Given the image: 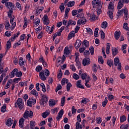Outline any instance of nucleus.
Listing matches in <instances>:
<instances>
[{"label": "nucleus", "mask_w": 129, "mask_h": 129, "mask_svg": "<svg viewBox=\"0 0 129 129\" xmlns=\"http://www.w3.org/2000/svg\"><path fill=\"white\" fill-rule=\"evenodd\" d=\"M49 106L50 107H53L57 104V102L55 101V100L50 99L48 101Z\"/></svg>", "instance_id": "nucleus-12"}, {"label": "nucleus", "mask_w": 129, "mask_h": 129, "mask_svg": "<svg viewBox=\"0 0 129 129\" xmlns=\"http://www.w3.org/2000/svg\"><path fill=\"white\" fill-rule=\"evenodd\" d=\"M76 129H82V125H80V122H77L76 123Z\"/></svg>", "instance_id": "nucleus-39"}, {"label": "nucleus", "mask_w": 129, "mask_h": 129, "mask_svg": "<svg viewBox=\"0 0 129 129\" xmlns=\"http://www.w3.org/2000/svg\"><path fill=\"white\" fill-rule=\"evenodd\" d=\"M63 114H64V110H63V109L60 110L58 113L57 116L56 118L57 120H59L60 118H61V117L63 116Z\"/></svg>", "instance_id": "nucleus-15"}, {"label": "nucleus", "mask_w": 129, "mask_h": 129, "mask_svg": "<svg viewBox=\"0 0 129 129\" xmlns=\"http://www.w3.org/2000/svg\"><path fill=\"white\" fill-rule=\"evenodd\" d=\"M24 25L23 27V29H25L27 27H28V20H27V18H24Z\"/></svg>", "instance_id": "nucleus-38"}, {"label": "nucleus", "mask_w": 129, "mask_h": 129, "mask_svg": "<svg viewBox=\"0 0 129 129\" xmlns=\"http://www.w3.org/2000/svg\"><path fill=\"white\" fill-rule=\"evenodd\" d=\"M19 36H20V31H18L17 33L14 34V36L11 39L12 42H14V41L16 40V38H18Z\"/></svg>", "instance_id": "nucleus-22"}, {"label": "nucleus", "mask_w": 129, "mask_h": 129, "mask_svg": "<svg viewBox=\"0 0 129 129\" xmlns=\"http://www.w3.org/2000/svg\"><path fill=\"white\" fill-rule=\"evenodd\" d=\"M73 78L75 79V80H78V79H79V76L77 75V74L75 73L73 74Z\"/></svg>", "instance_id": "nucleus-53"}, {"label": "nucleus", "mask_w": 129, "mask_h": 129, "mask_svg": "<svg viewBox=\"0 0 129 129\" xmlns=\"http://www.w3.org/2000/svg\"><path fill=\"white\" fill-rule=\"evenodd\" d=\"M43 24L45 26H48L49 24H50V20L48 19V16L47 15H45L43 18Z\"/></svg>", "instance_id": "nucleus-8"}, {"label": "nucleus", "mask_w": 129, "mask_h": 129, "mask_svg": "<svg viewBox=\"0 0 129 129\" xmlns=\"http://www.w3.org/2000/svg\"><path fill=\"white\" fill-rule=\"evenodd\" d=\"M40 87H41L43 92H46V87L45 86V84L41 83Z\"/></svg>", "instance_id": "nucleus-47"}, {"label": "nucleus", "mask_w": 129, "mask_h": 129, "mask_svg": "<svg viewBox=\"0 0 129 129\" xmlns=\"http://www.w3.org/2000/svg\"><path fill=\"white\" fill-rule=\"evenodd\" d=\"M5 29L7 30H11V25L10 24V22H6V24L5 25Z\"/></svg>", "instance_id": "nucleus-43"}, {"label": "nucleus", "mask_w": 129, "mask_h": 129, "mask_svg": "<svg viewBox=\"0 0 129 129\" xmlns=\"http://www.w3.org/2000/svg\"><path fill=\"white\" fill-rule=\"evenodd\" d=\"M13 123H14V120H13L12 118L8 119L6 121V124L8 126H11Z\"/></svg>", "instance_id": "nucleus-23"}, {"label": "nucleus", "mask_w": 129, "mask_h": 129, "mask_svg": "<svg viewBox=\"0 0 129 129\" xmlns=\"http://www.w3.org/2000/svg\"><path fill=\"white\" fill-rule=\"evenodd\" d=\"M33 111L31 110H26L23 114V117L26 119L33 117Z\"/></svg>", "instance_id": "nucleus-5"}, {"label": "nucleus", "mask_w": 129, "mask_h": 129, "mask_svg": "<svg viewBox=\"0 0 129 129\" xmlns=\"http://www.w3.org/2000/svg\"><path fill=\"white\" fill-rule=\"evenodd\" d=\"M109 50H110V44L107 43L106 45V53L108 55L109 54Z\"/></svg>", "instance_id": "nucleus-35"}, {"label": "nucleus", "mask_w": 129, "mask_h": 129, "mask_svg": "<svg viewBox=\"0 0 129 129\" xmlns=\"http://www.w3.org/2000/svg\"><path fill=\"white\" fill-rule=\"evenodd\" d=\"M48 100H49V98L48 97V96L46 95H43L42 96V99L40 101V104L41 105H45V103H47V102H48Z\"/></svg>", "instance_id": "nucleus-6"}, {"label": "nucleus", "mask_w": 129, "mask_h": 129, "mask_svg": "<svg viewBox=\"0 0 129 129\" xmlns=\"http://www.w3.org/2000/svg\"><path fill=\"white\" fill-rule=\"evenodd\" d=\"M27 104L28 106H32V104H33V103H32L31 99H29L27 100Z\"/></svg>", "instance_id": "nucleus-64"}, {"label": "nucleus", "mask_w": 129, "mask_h": 129, "mask_svg": "<svg viewBox=\"0 0 129 129\" xmlns=\"http://www.w3.org/2000/svg\"><path fill=\"white\" fill-rule=\"evenodd\" d=\"M112 52L113 56H116L117 54L118 53V49H117L116 48H112Z\"/></svg>", "instance_id": "nucleus-26"}, {"label": "nucleus", "mask_w": 129, "mask_h": 129, "mask_svg": "<svg viewBox=\"0 0 129 129\" xmlns=\"http://www.w3.org/2000/svg\"><path fill=\"white\" fill-rule=\"evenodd\" d=\"M60 89H62V86H61V84H58L55 89V92H58V90H60Z\"/></svg>", "instance_id": "nucleus-52"}, {"label": "nucleus", "mask_w": 129, "mask_h": 129, "mask_svg": "<svg viewBox=\"0 0 129 129\" xmlns=\"http://www.w3.org/2000/svg\"><path fill=\"white\" fill-rule=\"evenodd\" d=\"M49 114H50V112H49V111H46L45 112L42 113V117H43V118H46V117H47V116H48Z\"/></svg>", "instance_id": "nucleus-37"}, {"label": "nucleus", "mask_w": 129, "mask_h": 129, "mask_svg": "<svg viewBox=\"0 0 129 129\" xmlns=\"http://www.w3.org/2000/svg\"><path fill=\"white\" fill-rule=\"evenodd\" d=\"M120 63L119 62V59L117 57H115L114 59V64L115 66H117V64Z\"/></svg>", "instance_id": "nucleus-42"}, {"label": "nucleus", "mask_w": 129, "mask_h": 129, "mask_svg": "<svg viewBox=\"0 0 129 129\" xmlns=\"http://www.w3.org/2000/svg\"><path fill=\"white\" fill-rule=\"evenodd\" d=\"M81 78L83 80H85L87 78H88V76H87V74L83 73L81 75Z\"/></svg>", "instance_id": "nucleus-32"}, {"label": "nucleus", "mask_w": 129, "mask_h": 129, "mask_svg": "<svg viewBox=\"0 0 129 129\" xmlns=\"http://www.w3.org/2000/svg\"><path fill=\"white\" fill-rule=\"evenodd\" d=\"M25 121V119L24 118H21L19 120V126L20 127H24V122Z\"/></svg>", "instance_id": "nucleus-21"}, {"label": "nucleus", "mask_w": 129, "mask_h": 129, "mask_svg": "<svg viewBox=\"0 0 129 129\" xmlns=\"http://www.w3.org/2000/svg\"><path fill=\"white\" fill-rule=\"evenodd\" d=\"M10 20V24H13L14 22H15V20H16V18H15V16H12L11 17H9Z\"/></svg>", "instance_id": "nucleus-62"}, {"label": "nucleus", "mask_w": 129, "mask_h": 129, "mask_svg": "<svg viewBox=\"0 0 129 129\" xmlns=\"http://www.w3.org/2000/svg\"><path fill=\"white\" fill-rule=\"evenodd\" d=\"M101 28L102 29H106L107 28V22L106 21H104L101 24Z\"/></svg>", "instance_id": "nucleus-40"}, {"label": "nucleus", "mask_w": 129, "mask_h": 129, "mask_svg": "<svg viewBox=\"0 0 129 129\" xmlns=\"http://www.w3.org/2000/svg\"><path fill=\"white\" fill-rule=\"evenodd\" d=\"M123 13L124 14V16L125 20H128V10L126 7L123 8Z\"/></svg>", "instance_id": "nucleus-9"}, {"label": "nucleus", "mask_w": 129, "mask_h": 129, "mask_svg": "<svg viewBox=\"0 0 129 129\" xmlns=\"http://www.w3.org/2000/svg\"><path fill=\"white\" fill-rule=\"evenodd\" d=\"M5 35L6 37H11L12 36V32L11 31H6L5 32Z\"/></svg>", "instance_id": "nucleus-61"}, {"label": "nucleus", "mask_w": 129, "mask_h": 129, "mask_svg": "<svg viewBox=\"0 0 129 129\" xmlns=\"http://www.w3.org/2000/svg\"><path fill=\"white\" fill-rule=\"evenodd\" d=\"M22 45V43L21 42V40H19L17 42L15 43L13 45V48L16 49L17 47H19V46H21Z\"/></svg>", "instance_id": "nucleus-33"}, {"label": "nucleus", "mask_w": 129, "mask_h": 129, "mask_svg": "<svg viewBox=\"0 0 129 129\" xmlns=\"http://www.w3.org/2000/svg\"><path fill=\"white\" fill-rule=\"evenodd\" d=\"M122 8H123V3L121 2V0H119L118 3L117 9L118 10H120Z\"/></svg>", "instance_id": "nucleus-29"}, {"label": "nucleus", "mask_w": 129, "mask_h": 129, "mask_svg": "<svg viewBox=\"0 0 129 129\" xmlns=\"http://www.w3.org/2000/svg\"><path fill=\"white\" fill-rule=\"evenodd\" d=\"M42 11H44V7H40V9H37L36 10L35 15H36V16H39V15H40V14L42 13Z\"/></svg>", "instance_id": "nucleus-16"}, {"label": "nucleus", "mask_w": 129, "mask_h": 129, "mask_svg": "<svg viewBox=\"0 0 129 129\" xmlns=\"http://www.w3.org/2000/svg\"><path fill=\"white\" fill-rule=\"evenodd\" d=\"M70 25H71V26H75V25H76V21H75V20H70L68 22L67 28H69Z\"/></svg>", "instance_id": "nucleus-17"}, {"label": "nucleus", "mask_w": 129, "mask_h": 129, "mask_svg": "<svg viewBox=\"0 0 129 129\" xmlns=\"http://www.w3.org/2000/svg\"><path fill=\"white\" fill-rule=\"evenodd\" d=\"M92 4L94 9H101L102 8V4L99 0H93L92 1Z\"/></svg>", "instance_id": "nucleus-4"}, {"label": "nucleus", "mask_w": 129, "mask_h": 129, "mask_svg": "<svg viewBox=\"0 0 129 129\" xmlns=\"http://www.w3.org/2000/svg\"><path fill=\"white\" fill-rule=\"evenodd\" d=\"M6 8H8L9 10H13L15 7V4L11 2H7L5 4Z\"/></svg>", "instance_id": "nucleus-11"}, {"label": "nucleus", "mask_w": 129, "mask_h": 129, "mask_svg": "<svg viewBox=\"0 0 129 129\" xmlns=\"http://www.w3.org/2000/svg\"><path fill=\"white\" fill-rule=\"evenodd\" d=\"M19 64L20 67H25V61H24L23 57L19 58Z\"/></svg>", "instance_id": "nucleus-18"}, {"label": "nucleus", "mask_w": 129, "mask_h": 129, "mask_svg": "<svg viewBox=\"0 0 129 129\" xmlns=\"http://www.w3.org/2000/svg\"><path fill=\"white\" fill-rule=\"evenodd\" d=\"M75 5V2L74 1H70L67 4V7L68 8H72V7H74V5Z\"/></svg>", "instance_id": "nucleus-25"}, {"label": "nucleus", "mask_w": 129, "mask_h": 129, "mask_svg": "<svg viewBox=\"0 0 129 129\" xmlns=\"http://www.w3.org/2000/svg\"><path fill=\"white\" fill-rule=\"evenodd\" d=\"M85 23H86V19L85 17H84L78 20L77 25L81 26V25H85Z\"/></svg>", "instance_id": "nucleus-7"}, {"label": "nucleus", "mask_w": 129, "mask_h": 129, "mask_svg": "<svg viewBox=\"0 0 129 129\" xmlns=\"http://www.w3.org/2000/svg\"><path fill=\"white\" fill-rule=\"evenodd\" d=\"M123 13V9L119 10L117 13V17H120V16H121Z\"/></svg>", "instance_id": "nucleus-56"}, {"label": "nucleus", "mask_w": 129, "mask_h": 129, "mask_svg": "<svg viewBox=\"0 0 129 129\" xmlns=\"http://www.w3.org/2000/svg\"><path fill=\"white\" fill-rule=\"evenodd\" d=\"M113 63V62L111 60H107V64L109 66V67H111L112 64Z\"/></svg>", "instance_id": "nucleus-60"}, {"label": "nucleus", "mask_w": 129, "mask_h": 129, "mask_svg": "<svg viewBox=\"0 0 129 129\" xmlns=\"http://www.w3.org/2000/svg\"><path fill=\"white\" fill-rule=\"evenodd\" d=\"M11 24L12 26L10 27V30H11V31H13V30H14L15 28H16V26H17V23H16V22H14L12 23Z\"/></svg>", "instance_id": "nucleus-48"}, {"label": "nucleus", "mask_w": 129, "mask_h": 129, "mask_svg": "<svg viewBox=\"0 0 129 129\" xmlns=\"http://www.w3.org/2000/svg\"><path fill=\"white\" fill-rule=\"evenodd\" d=\"M62 71L60 70L59 73L57 74V78L59 79V80H61L62 78Z\"/></svg>", "instance_id": "nucleus-44"}, {"label": "nucleus", "mask_w": 129, "mask_h": 129, "mask_svg": "<svg viewBox=\"0 0 129 129\" xmlns=\"http://www.w3.org/2000/svg\"><path fill=\"white\" fill-rule=\"evenodd\" d=\"M98 62L100 64H103V59L102 58V56H100L98 58Z\"/></svg>", "instance_id": "nucleus-63"}, {"label": "nucleus", "mask_w": 129, "mask_h": 129, "mask_svg": "<svg viewBox=\"0 0 129 129\" xmlns=\"http://www.w3.org/2000/svg\"><path fill=\"white\" fill-rule=\"evenodd\" d=\"M71 87H72V84H71L70 83H68L67 85V91H70V88H71Z\"/></svg>", "instance_id": "nucleus-51"}, {"label": "nucleus", "mask_w": 129, "mask_h": 129, "mask_svg": "<svg viewBox=\"0 0 129 129\" xmlns=\"http://www.w3.org/2000/svg\"><path fill=\"white\" fill-rule=\"evenodd\" d=\"M75 32L74 31H73L72 32H70L68 35V40H71L72 38H74V37H75Z\"/></svg>", "instance_id": "nucleus-24"}, {"label": "nucleus", "mask_w": 129, "mask_h": 129, "mask_svg": "<svg viewBox=\"0 0 129 129\" xmlns=\"http://www.w3.org/2000/svg\"><path fill=\"white\" fill-rule=\"evenodd\" d=\"M108 15H109V17L110 18V19H113V13L111 11H109L108 12Z\"/></svg>", "instance_id": "nucleus-58"}, {"label": "nucleus", "mask_w": 129, "mask_h": 129, "mask_svg": "<svg viewBox=\"0 0 129 129\" xmlns=\"http://www.w3.org/2000/svg\"><path fill=\"white\" fill-rule=\"evenodd\" d=\"M126 120V116L122 115L120 117V122H124Z\"/></svg>", "instance_id": "nucleus-28"}, {"label": "nucleus", "mask_w": 129, "mask_h": 129, "mask_svg": "<svg viewBox=\"0 0 129 129\" xmlns=\"http://www.w3.org/2000/svg\"><path fill=\"white\" fill-rule=\"evenodd\" d=\"M71 55V51L70 50L69 47L68 46L66 47L63 51V55H62V61H65L66 60V57H69Z\"/></svg>", "instance_id": "nucleus-3"}, {"label": "nucleus", "mask_w": 129, "mask_h": 129, "mask_svg": "<svg viewBox=\"0 0 129 129\" xmlns=\"http://www.w3.org/2000/svg\"><path fill=\"white\" fill-rule=\"evenodd\" d=\"M109 10H113L114 9L113 3L110 2L108 6Z\"/></svg>", "instance_id": "nucleus-49"}, {"label": "nucleus", "mask_w": 129, "mask_h": 129, "mask_svg": "<svg viewBox=\"0 0 129 129\" xmlns=\"http://www.w3.org/2000/svg\"><path fill=\"white\" fill-rule=\"evenodd\" d=\"M61 106L65 105V97H63L61 99Z\"/></svg>", "instance_id": "nucleus-55"}, {"label": "nucleus", "mask_w": 129, "mask_h": 129, "mask_svg": "<svg viewBox=\"0 0 129 129\" xmlns=\"http://www.w3.org/2000/svg\"><path fill=\"white\" fill-rule=\"evenodd\" d=\"M13 13L14 12L13 11V9H11L9 11V12H8V16L9 18L14 17V16H12Z\"/></svg>", "instance_id": "nucleus-45"}, {"label": "nucleus", "mask_w": 129, "mask_h": 129, "mask_svg": "<svg viewBox=\"0 0 129 129\" xmlns=\"http://www.w3.org/2000/svg\"><path fill=\"white\" fill-rule=\"evenodd\" d=\"M11 46H12V43H11V41L9 40L7 43L6 52H8L11 49Z\"/></svg>", "instance_id": "nucleus-27"}, {"label": "nucleus", "mask_w": 129, "mask_h": 129, "mask_svg": "<svg viewBox=\"0 0 129 129\" xmlns=\"http://www.w3.org/2000/svg\"><path fill=\"white\" fill-rule=\"evenodd\" d=\"M35 23L36 26H39L40 25V19L38 18H35Z\"/></svg>", "instance_id": "nucleus-59"}, {"label": "nucleus", "mask_w": 129, "mask_h": 129, "mask_svg": "<svg viewBox=\"0 0 129 129\" xmlns=\"http://www.w3.org/2000/svg\"><path fill=\"white\" fill-rule=\"evenodd\" d=\"M30 93H31V94H32V95H34V96H35V97H37V96H38V95H39L38 92H37V91L35 89L32 90L31 91Z\"/></svg>", "instance_id": "nucleus-31"}, {"label": "nucleus", "mask_w": 129, "mask_h": 129, "mask_svg": "<svg viewBox=\"0 0 129 129\" xmlns=\"http://www.w3.org/2000/svg\"><path fill=\"white\" fill-rule=\"evenodd\" d=\"M83 44L86 48H88V47H89V42L87 40H84Z\"/></svg>", "instance_id": "nucleus-46"}, {"label": "nucleus", "mask_w": 129, "mask_h": 129, "mask_svg": "<svg viewBox=\"0 0 129 129\" xmlns=\"http://www.w3.org/2000/svg\"><path fill=\"white\" fill-rule=\"evenodd\" d=\"M70 69L72 70L74 72H75L76 71V68H75V66L74 64H71L70 66Z\"/></svg>", "instance_id": "nucleus-54"}, {"label": "nucleus", "mask_w": 129, "mask_h": 129, "mask_svg": "<svg viewBox=\"0 0 129 129\" xmlns=\"http://www.w3.org/2000/svg\"><path fill=\"white\" fill-rule=\"evenodd\" d=\"M12 83H13V80L12 79L9 80L5 86V89H8V88H10V87H11V84H12Z\"/></svg>", "instance_id": "nucleus-19"}, {"label": "nucleus", "mask_w": 129, "mask_h": 129, "mask_svg": "<svg viewBox=\"0 0 129 129\" xmlns=\"http://www.w3.org/2000/svg\"><path fill=\"white\" fill-rule=\"evenodd\" d=\"M81 41L79 39L77 40L76 42L75 43V47L76 49H78L80 47V46H81Z\"/></svg>", "instance_id": "nucleus-14"}, {"label": "nucleus", "mask_w": 129, "mask_h": 129, "mask_svg": "<svg viewBox=\"0 0 129 129\" xmlns=\"http://www.w3.org/2000/svg\"><path fill=\"white\" fill-rule=\"evenodd\" d=\"M43 69V67H42L41 66H37L36 68V71L37 72H40Z\"/></svg>", "instance_id": "nucleus-50"}, {"label": "nucleus", "mask_w": 129, "mask_h": 129, "mask_svg": "<svg viewBox=\"0 0 129 129\" xmlns=\"http://www.w3.org/2000/svg\"><path fill=\"white\" fill-rule=\"evenodd\" d=\"M30 128L34 129V127L36 126V122L35 121H31L30 122Z\"/></svg>", "instance_id": "nucleus-34"}, {"label": "nucleus", "mask_w": 129, "mask_h": 129, "mask_svg": "<svg viewBox=\"0 0 129 129\" xmlns=\"http://www.w3.org/2000/svg\"><path fill=\"white\" fill-rule=\"evenodd\" d=\"M19 70L17 69H15L13 70L12 72L10 74V78H13L15 77V75H17V73H18Z\"/></svg>", "instance_id": "nucleus-13"}, {"label": "nucleus", "mask_w": 129, "mask_h": 129, "mask_svg": "<svg viewBox=\"0 0 129 129\" xmlns=\"http://www.w3.org/2000/svg\"><path fill=\"white\" fill-rule=\"evenodd\" d=\"M76 86L78 88H81L82 89H84V87L83 85H81V80H79L77 81Z\"/></svg>", "instance_id": "nucleus-20"}, {"label": "nucleus", "mask_w": 129, "mask_h": 129, "mask_svg": "<svg viewBox=\"0 0 129 129\" xmlns=\"http://www.w3.org/2000/svg\"><path fill=\"white\" fill-rule=\"evenodd\" d=\"M114 37L116 40H118L120 37V32L115 31L114 33Z\"/></svg>", "instance_id": "nucleus-30"}, {"label": "nucleus", "mask_w": 129, "mask_h": 129, "mask_svg": "<svg viewBox=\"0 0 129 129\" xmlns=\"http://www.w3.org/2000/svg\"><path fill=\"white\" fill-rule=\"evenodd\" d=\"M15 107H18L19 109H23L24 106H25V104L24 103V101L21 98L17 99L15 104Z\"/></svg>", "instance_id": "nucleus-2"}, {"label": "nucleus", "mask_w": 129, "mask_h": 129, "mask_svg": "<svg viewBox=\"0 0 129 129\" xmlns=\"http://www.w3.org/2000/svg\"><path fill=\"white\" fill-rule=\"evenodd\" d=\"M25 38H26V34H23L22 35H21L20 37V40L19 41H24L25 40Z\"/></svg>", "instance_id": "nucleus-57"}, {"label": "nucleus", "mask_w": 129, "mask_h": 129, "mask_svg": "<svg viewBox=\"0 0 129 129\" xmlns=\"http://www.w3.org/2000/svg\"><path fill=\"white\" fill-rule=\"evenodd\" d=\"M39 75L41 80H42V81H46L47 77H49L50 75V72L48 69H45V70L40 72Z\"/></svg>", "instance_id": "nucleus-1"}, {"label": "nucleus", "mask_w": 129, "mask_h": 129, "mask_svg": "<svg viewBox=\"0 0 129 129\" xmlns=\"http://www.w3.org/2000/svg\"><path fill=\"white\" fill-rule=\"evenodd\" d=\"M82 64L84 66H88L90 64V59L85 57L83 59Z\"/></svg>", "instance_id": "nucleus-10"}, {"label": "nucleus", "mask_w": 129, "mask_h": 129, "mask_svg": "<svg viewBox=\"0 0 129 129\" xmlns=\"http://www.w3.org/2000/svg\"><path fill=\"white\" fill-rule=\"evenodd\" d=\"M108 102V100H107V97H106L104 99V101L102 102V106L103 107H105L106 104Z\"/></svg>", "instance_id": "nucleus-41"}, {"label": "nucleus", "mask_w": 129, "mask_h": 129, "mask_svg": "<svg viewBox=\"0 0 129 129\" xmlns=\"http://www.w3.org/2000/svg\"><path fill=\"white\" fill-rule=\"evenodd\" d=\"M68 82H69L68 79L63 78L61 80V85H62L63 86V85H65V83L67 84L68 83Z\"/></svg>", "instance_id": "nucleus-36"}]
</instances>
